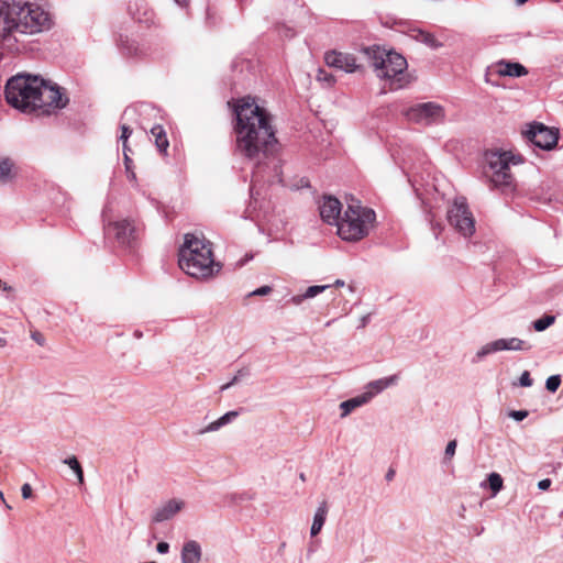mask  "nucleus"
<instances>
[{
  "label": "nucleus",
  "instance_id": "obj_32",
  "mask_svg": "<svg viewBox=\"0 0 563 563\" xmlns=\"http://www.w3.org/2000/svg\"><path fill=\"white\" fill-rule=\"evenodd\" d=\"M247 376H250V369L247 367H243V368L239 369L230 382H228L227 384L221 386L220 390L223 391V390L229 389L231 386L239 383L243 377H247Z\"/></svg>",
  "mask_w": 563,
  "mask_h": 563
},
{
  "label": "nucleus",
  "instance_id": "obj_24",
  "mask_svg": "<svg viewBox=\"0 0 563 563\" xmlns=\"http://www.w3.org/2000/svg\"><path fill=\"white\" fill-rule=\"evenodd\" d=\"M367 402H368V400L366 399V397L363 394L342 401L340 404V409L342 411L341 417L344 418V417L349 416L354 409H356Z\"/></svg>",
  "mask_w": 563,
  "mask_h": 563
},
{
  "label": "nucleus",
  "instance_id": "obj_19",
  "mask_svg": "<svg viewBox=\"0 0 563 563\" xmlns=\"http://www.w3.org/2000/svg\"><path fill=\"white\" fill-rule=\"evenodd\" d=\"M498 350L500 351H530L532 345L519 338H503L497 339Z\"/></svg>",
  "mask_w": 563,
  "mask_h": 563
},
{
  "label": "nucleus",
  "instance_id": "obj_18",
  "mask_svg": "<svg viewBox=\"0 0 563 563\" xmlns=\"http://www.w3.org/2000/svg\"><path fill=\"white\" fill-rule=\"evenodd\" d=\"M201 555V547L197 541L190 540L184 543L181 549V563H200Z\"/></svg>",
  "mask_w": 563,
  "mask_h": 563
},
{
  "label": "nucleus",
  "instance_id": "obj_53",
  "mask_svg": "<svg viewBox=\"0 0 563 563\" xmlns=\"http://www.w3.org/2000/svg\"><path fill=\"white\" fill-rule=\"evenodd\" d=\"M488 500H489V498H486V499H481V500H478L477 503H478V505H479L481 507H483V506H484Z\"/></svg>",
  "mask_w": 563,
  "mask_h": 563
},
{
  "label": "nucleus",
  "instance_id": "obj_35",
  "mask_svg": "<svg viewBox=\"0 0 563 563\" xmlns=\"http://www.w3.org/2000/svg\"><path fill=\"white\" fill-rule=\"evenodd\" d=\"M121 135L119 140L122 142L123 151L129 150L128 140L132 134V129L126 124H121Z\"/></svg>",
  "mask_w": 563,
  "mask_h": 563
},
{
  "label": "nucleus",
  "instance_id": "obj_31",
  "mask_svg": "<svg viewBox=\"0 0 563 563\" xmlns=\"http://www.w3.org/2000/svg\"><path fill=\"white\" fill-rule=\"evenodd\" d=\"M555 322V316L544 314L532 322V327L537 332H542Z\"/></svg>",
  "mask_w": 563,
  "mask_h": 563
},
{
  "label": "nucleus",
  "instance_id": "obj_16",
  "mask_svg": "<svg viewBox=\"0 0 563 563\" xmlns=\"http://www.w3.org/2000/svg\"><path fill=\"white\" fill-rule=\"evenodd\" d=\"M397 382H398L397 375H391L388 377H383L379 379L372 380L365 386V391L363 393V395L366 397V399L369 402L376 395L380 394L388 387L396 385Z\"/></svg>",
  "mask_w": 563,
  "mask_h": 563
},
{
  "label": "nucleus",
  "instance_id": "obj_4",
  "mask_svg": "<svg viewBox=\"0 0 563 563\" xmlns=\"http://www.w3.org/2000/svg\"><path fill=\"white\" fill-rule=\"evenodd\" d=\"M179 267L189 276L206 279L217 274L221 265L213 258L212 244L203 236L187 233L178 253Z\"/></svg>",
  "mask_w": 563,
  "mask_h": 563
},
{
  "label": "nucleus",
  "instance_id": "obj_12",
  "mask_svg": "<svg viewBox=\"0 0 563 563\" xmlns=\"http://www.w3.org/2000/svg\"><path fill=\"white\" fill-rule=\"evenodd\" d=\"M324 62L329 67H333L349 74L354 73L360 68L353 54L338 51L327 52L324 54Z\"/></svg>",
  "mask_w": 563,
  "mask_h": 563
},
{
  "label": "nucleus",
  "instance_id": "obj_54",
  "mask_svg": "<svg viewBox=\"0 0 563 563\" xmlns=\"http://www.w3.org/2000/svg\"><path fill=\"white\" fill-rule=\"evenodd\" d=\"M529 0H515L516 4L517 5H522L525 4L526 2H528Z\"/></svg>",
  "mask_w": 563,
  "mask_h": 563
},
{
  "label": "nucleus",
  "instance_id": "obj_1",
  "mask_svg": "<svg viewBox=\"0 0 563 563\" xmlns=\"http://www.w3.org/2000/svg\"><path fill=\"white\" fill-rule=\"evenodd\" d=\"M236 148L252 166L251 197L257 199L264 185L282 184V159L269 113L244 97L234 106Z\"/></svg>",
  "mask_w": 563,
  "mask_h": 563
},
{
  "label": "nucleus",
  "instance_id": "obj_11",
  "mask_svg": "<svg viewBox=\"0 0 563 563\" xmlns=\"http://www.w3.org/2000/svg\"><path fill=\"white\" fill-rule=\"evenodd\" d=\"M523 137L536 147L544 151L552 150L559 140V132L540 122H532L522 131Z\"/></svg>",
  "mask_w": 563,
  "mask_h": 563
},
{
  "label": "nucleus",
  "instance_id": "obj_8",
  "mask_svg": "<svg viewBox=\"0 0 563 563\" xmlns=\"http://www.w3.org/2000/svg\"><path fill=\"white\" fill-rule=\"evenodd\" d=\"M104 222V235L108 240H114L117 244L129 251L137 247L141 236V225L132 219L108 221L106 210L102 213Z\"/></svg>",
  "mask_w": 563,
  "mask_h": 563
},
{
  "label": "nucleus",
  "instance_id": "obj_30",
  "mask_svg": "<svg viewBox=\"0 0 563 563\" xmlns=\"http://www.w3.org/2000/svg\"><path fill=\"white\" fill-rule=\"evenodd\" d=\"M64 464H67L69 468L74 472L76 478L80 484L84 483V471L82 467L76 456H69L63 461Z\"/></svg>",
  "mask_w": 563,
  "mask_h": 563
},
{
  "label": "nucleus",
  "instance_id": "obj_26",
  "mask_svg": "<svg viewBox=\"0 0 563 563\" xmlns=\"http://www.w3.org/2000/svg\"><path fill=\"white\" fill-rule=\"evenodd\" d=\"M151 134L155 137V145L161 153H166L169 146L166 132L162 125H154L151 129Z\"/></svg>",
  "mask_w": 563,
  "mask_h": 563
},
{
  "label": "nucleus",
  "instance_id": "obj_22",
  "mask_svg": "<svg viewBox=\"0 0 563 563\" xmlns=\"http://www.w3.org/2000/svg\"><path fill=\"white\" fill-rule=\"evenodd\" d=\"M239 415H240V412L238 410L228 411L223 416H221L219 419H217L216 421H213V422L209 423L207 427L198 430L197 433L205 434L207 432L218 431L222 427L231 423Z\"/></svg>",
  "mask_w": 563,
  "mask_h": 563
},
{
  "label": "nucleus",
  "instance_id": "obj_38",
  "mask_svg": "<svg viewBox=\"0 0 563 563\" xmlns=\"http://www.w3.org/2000/svg\"><path fill=\"white\" fill-rule=\"evenodd\" d=\"M533 384V379L530 376L528 371H523L519 377V386L521 387H531Z\"/></svg>",
  "mask_w": 563,
  "mask_h": 563
},
{
  "label": "nucleus",
  "instance_id": "obj_3",
  "mask_svg": "<svg viewBox=\"0 0 563 563\" xmlns=\"http://www.w3.org/2000/svg\"><path fill=\"white\" fill-rule=\"evenodd\" d=\"M51 14L27 0H0V41L10 42L14 33L37 34L48 31Z\"/></svg>",
  "mask_w": 563,
  "mask_h": 563
},
{
  "label": "nucleus",
  "instance_id": "obj_58",
  "mask_svg": "<svg viewBox=\"0 0 563 563\" xmlns=\"http://www.w3.org/2000/svg\"><path fill=\"white\" fill-rule=\"evenodd\" d=\"M130 111H131V110L128 108V109H125V111H124V113H123V114H124V115H128Z\"/></svg>",
  "mask_w": 563,
  "mask_h": 563
},
{
  "label": "nucleus",
  "instance_id": "obj_40",
  "mask_svg": "<svg viewBox=\"0 0 563 563\" xmlns=\"http://www.w3.org/2000/svg\"><path fill=\"white\" fill-rule=\"evenodd\" d=\"M318 80L327 82L329 86L334 82V78L331 74H327L324 70H319Z\"/></svg>",
  "mask_w": 563,
  "mask_h": 563
},
{
  "label": "nucleus",
  "instance_id": "obj_14",
  "mask_svg": "<svg viewBox=\"0 0 563 563\" xmlns=\"http://www.w3.org/2000/svg\"><path fill=\"white\" fill-rule=\"evenodd\" d=\"M184 500L178 498H170L154 510L152 521L154 523L167 521L172 519L176 514H178L184 508Z\"/></svg>",
  "mask_w": 563,
  "mask_h": 563
},
{
  "label": "nucleus",
  "instance_id": "obj_28",
  "mask_svg": "<svg viewBox=\"0 0 563 563\" xmlns=\"http://www.w3.org/2000/svg\"><path fill=\"white\" fill-rule=\"evenodd\" d=\"M13 162L9 157L0 159V183L7 184L12 179Z\"/></svg>",
  "mask_w": 563,
  "mask_h": 563
},
{
  "label": "nucleus",
  "instance_id": "obj_49",
  "mask_svg": "<svg viewBox=\"0 0 563 563\" xmlns=\"http://www.w3.org/2000/svg\"><path fill=\"white\" fill-rule=\"evenodd\" d=\"M1 501L5 505L8 509H11L12 507L8 504L7 499L4 498L3 494H0Z\"/></svg>",
  "mask_w": 563,
  "mask_h": 563
},
{
  "label": "nucleus",
  "instance_id": "obj_39",
  "mask_svg": "<svg viewBox=\"0 0 563 563\" xmlns=\"http://www.w3.org/2000/svg\"><path fill=\"white\" fill-rule=\"evenodd\" d=\"M273 290V288L268 285H264V286H261L258 288H256L255 290L251 291L247 296L249 297H253V296H266L268 294H271Z\"/></svg>",
  "mask_w": 563,
  "mask_h": 563
},
{
  "label": "nucleus",
  "instance_id": "obj_5",
  "mask_svg": "<svg viewBox=\"0 0 563 563\" xmlns=\"http://www.w3.org/2000/svg\"><path fill=\"white\" fill-rule=\"evenodd\" d=\"M364 52L372 60L377 76L389 80L391 90L401 89L408 84L405 76L408 63L401 54L383 51L379 46L365 47Z\"/></svg>",
  "mask_w": 563,
  "mask_h": 563
},
{
  "label": "nucleus",
  "instance_id": "obj_45",
  "mask_svg": "<svg viewBox=\"0 0 563 563\" xmlns=\"http://www.w3.org/2000/svg\"><path fill=\"white\" fill-rule=\"evenodd\" d=\"M20 493H33L31 485L29 483L23 484Z\"/></svg>",
  "mask_w": 563,
  "mask_h": 563
},
{
  "label": "nucleus",
  "instance_id": "obj_37",
  "mask_svg": "<svg viewBox=\"0 0 563 563\" xmlns=\"http://www.w3.org/2000/svg\"><path fill=\"white\" fill-rule=\"evenodd\" d=\"M507 416L511 419H514L515 421H522L523 419H526L528 416H529V411L526 410V409H522V410H509L507 412Z\"/></svg>",
  "mask_w": 563,
  "mask_h": 563
},
{
  "label": "nucleus",
  "instance_id": "obj_9",
  "mask_svg": "<svg viewBox=\"0 0 563 563\" xmlns=\"http://www.w3.org/2000/svg\"><path fill=\"white\" fill-rule=\"evenodd\" d=\"M408 121L422 125H439L445 121V110L437 102H422L411 106L405 111Z\"/></svg>",
  "mask_w": 563,
  "mask_h": 563
},
{
  "label": "nucleus",
  "instance_id": "obj_15",
  "mask_svg": "<svg viewBox=\"0 0 563 563\" xmlns=\"http://www.w3.org/2000/svg\"><path fill=\"white\" fill-rule=\"evenodd\" d=\"M119 47L122 54L130 57H144L148 55V47L137 40L120 35Z\"/></svg>",
  "mask_w": 563,
  "mask_h": 563
},
{
  "label": "nucleus",
  "instance_id": "obj_29",
  "mask_svg": "<svg viewBox=\"0 0 563 563\" xmlns=\"http://www.w3.org/2000/svg\"><path fill=\"white\" fill-rule=\"evenodd\" d=\"M496 352H499V350H498L497 341L495 340V341H492V342L483 345L477 351V353L475 354V356L473 358V363H477V362L482 361L485 356L496 353Z\"/></svg>",
  "mask_w": 563,
  "mask_h": 563
},
{
  "label": "nucleus",
  "instance_id": "obj_50",
  "mask_svg": "<svg viewBox=\"0 0 563 563\" xmlns=\"http://www.w3.org/2000/svg\"><path fill=\"white\" fill-rule=\"evenodd\" d=\"M133 336H134L135 339H141V338L143 336V333H142L140 330H135V331L133 332Z\"/></svg>",
  "mask_w": 563,
  "mask_h": 563
},
{
  "label": "nucleus",
  "instance_id": "obj_57",
  "mask_svg": "<svg viewBox=\"0 0 563 563\" xmlns=\"http://www.w3.org/2000/svg\"><path fill=\"white\" fill-rule=\"evenodd\" d=\"M433 231H434V238L438 239L439 238V232L435 231V228H433Z\"/></svg>",
  "mask_w": 563,
  "mask_h": 563
},
{
  "label": "nucleus",
  "instance_id": "obj_46",
  "mask_svg": "<svg viewBox=\"0 0 563 563\" xmlns=\"http://www.w3.org/2000/svg\"><path fill=\"white\" fill-rule=\"evenodd\" d=\"M395 474H396L395 470L389 468V470L387 471V473H386V476H385V477H386V479H387V481H391V479L395 477Z\"/></svg>",
  "mask_w": 563,
  "mask_h": 563
},
{
  "label": "nucleus",
  "instance_id": "obj_51",
  "mask_svg": "<svg viewBox=\"0 0 563 563\" xmlns=\"http://www.w3.org/2000/svg\"><path fill=\"white\" fill-rule=\"evenodd\" d=\"M334 286H336V287H342V286H344V282H343V280H341V279H336V280L334 282Z\"/></svg>",
  "mask_w": 563,
  "mask_h": 563
},
{
  "label": "nucleus",
  "instance_id": "obj_52",
  "mask_svg": "<svg viewBox=\"0 0 563 563\" xmlns=\"http://www.w3.org/2000/svg\"><path fill=\"white\" fill-rule=\"evenodd\" d=\"M7 340L0 336V347H4L7 345Z\"/></svg>",
  "mask_w": 563,
  "mask_h": 563
},
{
  "label": "nucleus",
  "instance_id": "obj_56",
  "mask_svg": "<svg viewBox=\"0 0 563 563\" xmlns=\"http://www.w3.org/2000/svg\"><path fill=\"white\" fill-rule=\"evenodd\" d=\"M484 528L476 529V534L479 536L483 532Z\"/></svg>",
  "mask_w": 563,
  "mask_h": 563
},
{
  "label": "nucleus",
  "instance_id": "obj_34",
  "mask_svg": "<svg viewBox=\"0 0 563 563\" xmlns=\"http://www.w3.org/2000/svg\"><path fill=\"white\" fill-rule=\"evenodd\" d=\"M561 382L560 375H552L547 378L545 388L551 393H555L559 389Z\"/></svg>",
  "mask_w": 563,
  "mask_h": 563
},
{
  "label": "nucleus",
  "instance_id": "obj_27",
  "mask_svg": "<svg viewBox=\"0 0 563 563\" xmlns=\"http://www.w3.org/2000/svg\"><path fill=\"white\" fill-rule=\"evenodd\" d=\"M504 479L500 474L493 472L487 479L481 483V488H489L492 493H499L503 489Z\"/></svg>",
  "mask_w": 563,
  "mask_h": 563
},
{
  "label": "nucleus",
  "instance_id": "obj_55",
  "mask_svg": "<svg viewBox=\"0 0 563 563\" xmlns=\"http://www.w3.org/2000/svg\"><path fill=\"white\" fill-rule=\"evenodd\" d=\"M34 495H22L23 499L32 498Z\"/></svg>",
  "mask_w": 563,
  "mask_h": 563
},
{
  "label": "nucleus",
  "instance_id": "obj_36",
  "mask_svg": "<svg viewBox=\"0 0 563 563\" xmlns=\"http://www.w3.org/2000/svg\"><path fill=\"white\" fill-rule=\"evenodd\" d=\"M456 446H457L456 440H451L448 442L445 451H444L443 463H446L454 456Z\"/></svg>",
  "mask_w": 563,
  "mask_h": 563
},
{
  "label": "nucleus",
  "instance_id": "obj_2",
  "mask_svg": "<svg viewBox=\"0 0 563 563\" xmlns=\"http://www.w3.org/2000/svg\"><path fill=\"white\" fill-rule=\"evenodd\" d=\"M7 102L24 112L51 114L66 107L59 88L47 86L38 76L18 74L11 77L4 88Z\"/></svg>",
  "mask_w": 563,
  "mask_h": 563
},
{
  "label": "nucleus",
  "instance_id": "obj_10",
  "mask_svg": "<svg viewBox=\"0 0 563 563\" xmlns=\"http://www.w3.org/2000/svg\"><path fill=\"white\" fill-rule=\"evenodd\" d=\"M448 221L461 235L467 238L475 231V220L465 197H456L448 210Z\"/></svg>",
  "mask_w": 563,
  "mask_h": 563
},
{
  "label": "nucleus",
  "instance_id": "obj_33",
  "mask_svg": "<svg viewBox=\"0 0 563 563\" xmlns=\"http://www.w3.org/2000/svg\"><path fill=\"white\" fill-rule=\"evenodd\" d=\"M130 151H131L130 148L123 151V159H124L125 170H126L128 178L130 180H136V175L132 169V159L130 158V156L128 154V152H130Z\"/></svg>",
  "mask_w": 563,
  "mask_h": 563
},
{
  "label": "nucleus",
  "instance_id": "obj_17",
  "mask_svg": "<svg viewBox=\"0 0 563 563\" xmlns=\"http://www.w3.org/2000/svg\"><path fill=\"white\" fill-rule=\"evenodd\" d=\"M497 73L500 76L522 77L528 74V69L520 63L510 60H500L497 63Z\"/></svg>",
  "mask_w": 563,
  "mask_h": 563
},
{
  "label": "nucleus",
  "instance_id": "obj_23",
  "mask_svg": "<svg viewBox=\"0 0 563 563\" xmlns=\"http://www.w3.org/2000/svg\"><path fill=\"white\" fill-rule=\"evenodd\" d=\"M329 287H330V285L309 286L302 294L292 296L289 299V302H291L295 306H299L302 303V301H305L307 299H312V298L317 297L318 295L322 294Z\"/></svg>",
  "mask_w": 563,
  "mask_h": 563
},
{
  "label": "nucleus",
  "instance_id": "obj_20",
  "mask_svg": "<svg viewBox=\"0 0 563 563\" xmlns=\"http://www.w3.org/2000/svg\"><path fill=\"white\" fill-rule=\"evenodd\" d=\"M128 11L131 18L140 23L150 21L152 16V12L147 9L143 0L130 2Z\"/></svg>",
  "mask_w": 563,
  "mask_h": 563
},
{
  "label": "nucleus",
  "instance_id": "obj_43",
  "mask_svg": "<svg viewBox=\"0 0 563 563\" xmlns=\"http://www.w3.org/2000/svg\"><path fill=\"white\" fill-rule=\"evenodd\" d=\"M32 339L36 341L40 345H43L44 340L40 333H33Z\"/></svg>",
  "mask_w": 563,
  "mask_h": 563
},
{
  "label": "nucleus",
  "instance_id": "obj_6",
  "mask_svg": "<svg viewBox=\"0 0 563 563\" xmlns=\"http://www.w3.org/2000/svg\"><path fill=\"white\" fill-rule=\"evenodd\" d=\"M375 220L376 213L373 209L363 207L358 200L353 199L336 225L338 234L344 241H360L368 234Z\"/></svg>",
  "mask_w": 563,
  "mask_h": 563
},
{
  "label": "nucleus",
  "instance_id": "obj_13",
  "mask_svg": "<svg viewBox=\"0 0 563 563\" xmlns=\"http://www.w3.org/2000/svg\"><path fill=\"white\" fill-rule=\"evenodd\" d=\"M321 219L330 224L338 225L341 218L342 203L333 196H324L322 203L319 206Z\"/></svg>",
  "mask_w": 563,
  "mask_h": 563
},
{
  "label": "nucleus",
  "instance_id": "obj_7",
  "mask_svg": "<svg viewBox=\"0 0 563 563\" xmlns=\"http://www.w3.org/2000/svg\"><path fill=\"white\" fill-rule=\"evenodd\" d=\"M521 163H523L521 155H515L509 151L488 150L484 153L483 173L494 187L509 188L514 181L510 165Z\"/></svg>",
  "mask_w": 563,
  "mask_h": 563
},
{
  "label": "nucleus",
  "instance_id": "obj_44",
  "mask_svg": "<svg viewBox=\"0 0 563 563\" xmlns=\"http://www.w3.org/2000/svg\"><path fill=\"white\" fill-rule=\"evenodd\" d=\"M369 318H371V316H369V314H365V316H363V317L361 318V324H360V327H358V328H364V327L368 323Z\"/></svg>",
  "mask_w": 563,
  "mask_h": 563
},
{
  "label": "nucleus",
  "instance_id": "obj_21",
  "mask_svg": "<svg viewBox=\"0 0 563 563\" xmlns=\"http://www.w3.org/2000/svg\"><path fill=\"white\" fill-rule=\"evenodd\" d=\"M329 511V505L327 500H322L313 516L312 526L310 528L311 537H316L322 529Z\"/></svg>",
  "mask_w": 563,
  "mask_h": 563
},
{
  "label": "nucleus",
  "instance_id": "obj_48",
  "mask_svg": "<svg viewBox=\"0 0 563 563\" xmlns=\"http://www.w3.org/2000/svg\"><path fill=\"white\" fill-rule=\"evenodd\" d=\"M0 289H3L5 291H10L12 290V287L9 286L8 284L3 283L1 279H0Z\"/></svg>",
  "mask_w": 563,
  "mask_h": 563
},
{
  "label": "nucleus",
  "instance_id": "obj_42",
  "mask_svg": "<svg viewBox=\"0 0 563 563\" xmlns=\"http://www.w3.org/2000/svg\"><path fill=\"white\" fill-rule=\"evenodd\" d=\"M551 479L550 478H543L541 481L538 482L537 484V487L540 489V490H548L551 486Z\"/></svg>",
  "mask_w": 563,
  "mask_h": 563
},
{
  "label": "nucleus",
  "instance_id": "obj_41",
  "mask_svg": "<svg viewBox=\"0 0 563 563\" xmlns=\"http://www.w3.org/2000/svg\"><path fill=\"white\" fill-rule=\"evenodd\" d=\"M156 551L161 554H166L169 551V544L165 541H161L156 545Z\"/></svg>",
  "mask_w": 563,
  "mask_h": 563
},
{
  "label": "nucleus",
  "instance_id": "obj_25",
  "mask_svg": "<svg viewBox=\"0 0 563 563\" xmlns=\"http://www.w3.org/2000/svg\"><path fill=\"white\" fill-rule=\"evenodd\" d=\"M412 37L416 41L423 43L424 45H427L428 47H430L432 49H437L442 46V43L439 42L432 33L420 30V29L413 30Z\"/></svg>",
  "mask_w": 563,
  "mask_h": 563
},
{
  "label": "nucleus",
  "instance_id": "obj_47",
  "mask_svg": "<svg viewBox=\"0 0 563 563\" xmlns=\"http://www.w3.org/2000/svg\"><path fill=\"white\" fill-rule=\"evenodd\" d=\"M179 7L186 8L189 4V0H174Z\"/></svg>",
  "mask_w": 563,
  "mask_h": 563
}]
</instances>
